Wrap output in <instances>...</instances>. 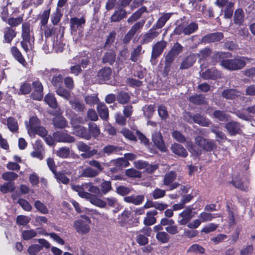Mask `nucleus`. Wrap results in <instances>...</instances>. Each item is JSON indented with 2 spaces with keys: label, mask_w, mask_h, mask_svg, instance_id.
Instances as JSON below:
<instances>
[{
  "label": "nucleus",
  "mask_w": 255,
  "mask_h": 255,
  "mask_svg": "<svg viewBox=\"0 0 255 255\" xmlns=\"http://www.w3.org/2000/svg\"><path fill=\"white\" fill-rule=\"evenodd\" d=\"M195 140V145H188L189 151L194 155H199L201 153V148L206 151H211L216 147L213 140L206 139L200 136L196 137Z\"/></svg>",
  "instance_id": "f257e3e1"
},
{
  "label": "nucleus",
  "mask_w": 255,
  "mask_h": 255,
  "mask_svg": "<svg viewBox=\"0 0 255 255\" xmlns=\"http://www.w3.org/2000/svg\"><path fill=\"white\" fill-rule=\"evenodd\" d=\"M249 59L246 57H239L233 59H224L220 65L229 70H238L244 68Z\"/></svg>",
  "instance_id": "f03ea898"
},
{
  "label": "nucleus",
  "mask_w": 255,
  "mask_h": 255,
  "mask_svg": "<svg viewBox=\"0 0 255 255\" xmlns=\"http://www.w3.org/2000/svg\"><path fill=\"white\" fill-rule=\"evenodd\" d=\"M72 189L78 193V195L81 198H84L81 194L83 193H88L85 190H87L91 193L98 194L100 190L99 188L95 186L91 182L84 183L81 185H71Z\"/></svg>",
  "instance_id": "7ed1b4c3"
},
{
  "label": "nucleus",
  "mask_w": 255,
  "mask_h": 255,
  "mask_svg": "<svg viewBox=\"0 0 255 255\" xmlns=\"http://www.w3.org/2000/svg\"><path fill=\"white\" fill-rule=\"evenodd\" d=\"M84 218L83 220H77L74 222L73 227L77 232L81 235L87 234L90 230L89 225L91 223V220L87 216H82Z\"/></svg>",
  "instance_id": "20e7f679"
},
{
  "label": "nucleus",
  "mask_w": 255,
  "mask_h": 255,
  "mask_svg": "<svg viewBox=\"0 0 255 255\" xmlns=\"http://www.w3.org/2000/svg\"><path fill=\"white\" fill-rule=\"evenodd\" d=\"M205 66L204 64H201L200 76L204 79L215 80L221 77V73L215 69H207L204 71Z\"/></svg>",
  "instance_id": "39448f33"
},
{
  "label": "nucleus",
  "mask_w": 255,
  "mask_h": 255,
  "mask_svg": "<svg viewBox=\"0 0 255 255\" xmlns=\"http://www.w3.org/2000/svg\"><path fill=\"white\" fill-rule=\"evenodd\" d=\"M71 125L73 128L74 134L87 140H89L91 138V134L87 129L83 126L77 125L75 120L72 121Z\"/></svg>",
  "instance_id": "423d86ee"
},
{
  "label": "nucleus",
  "mask_w": 255,
  "mask_h": 255,
  "mask_svg": "<svg viewBox=\"0 0 255 255\" xmlns=\"http://www.w3.org/2000/svg\"><path fill=\"white\" fill-rule=\"evenodd\" d=\"M145 21L142 20L135 23L125 36L123 41L124 43H128L135 34L138 32L143 26Z\"/></svg>",
  "instance_id": "0eeeda50"
},
{
  "label": "nucleus",
  "mask_w": 255,
  "mask_h": 255,
  "mask_svg": "<svg viewBox=\"0 0 255 255\" xmlns=\"http://www.w3.org/2000/svg\"><path fill=\"white\" fill-rule=\"evenodd\" d=\"M176 177V173L173 171H170L164 176L163 180L164 184L166 186H169V190H172L180 186V184L176 182L172 183L175 179Z\"/></svg>",
  "instance_id": "6e6552de"
},
{
  "label": "nucleus",
  "mask_w": 255,
  "mask_h": 255,
  "mask_svg": "<svg viewBox=\"0 0 255 255\" xmlns=\"http://www.w3.org/2000/svg\"><path fill=\"white\" fill-rule=\"evenodd\" d=\"M55 140L59 142L72 143L74 142L75 138L63 131H56L53 134Z\"/></svg>",
  "instance_id": "1a4fd4ad"
},
{
  "label": "nucleus",
  "mask_w": 255,
  "mask_h": 255,
  "mask_svg": "<svg viewBox=\"0 0 255 255\" xmlns=\"http://www.w3.org/2000/svg\"><path fill=\"white\" fill-rule=\"evenodd\" d=\"M81 195L84 198L89 200L92 204L98 207L104 208L107 205V203L104 200L97 198L95 196L90 193H83Z\"/></svg>",
  "instance_id": "9d476101"
},
{
  "label": "nucleus",
  "mask_w": 255,
  "mask_h": 255,
  "mask_svg": "<svg viewBox=\"0 0 255 255\" xmlns=\"http://www.w3.org/2000/svg\"><path fill=\"white\" fill-rule=\"evenodd\" d=\"M192 211V208L188 207L179 214L178 222L180 225H185L191 220Z\"/></svg>",
  "instance_id": "9b49d317"
},
{
  "label": "nucleus",
  "mask_w": 255,
  "mask_h": 255,
  "mask_svg": "<svg viewBox=\"0 0 255 255\" xmlns=\"http://www.w3.org/2000/svg\"><path fill=\"white\" fill-rule=\"evenodd\" d=\"M27 131L30 136H34L35 131L40 126L39 121L37 117H32L30 118L29 123L26 122Z\"/></svg>",
  "instance_id": "f8f14e48"
},
{
  "label": "nucleus",
  "mask_w": 255,
  "mask_h": 255,
  "mask_svg": "<svg viewBox=\"0 0 255 255\" xmlns=\"http://www.w3.org/2000/svg\"><path fill=\"white\" fill-rule=\"evenodd\" d=\"M166 46V42L164 41H160L154 44L152 47L151 60L156 59L163 52Z\"/></svg>",
  "instance_id": "ddd939ff"
},
{
  "label": "nucleus",
  "mask_w": 255,
  "mask_h": 255,
  "mask_svg": "<svg viewBox=\"0 0 255 255\" xmlns=\"http://www.w3.org/2000/svg\"><path fill=\"white\" fill-rule=\"evenodd\" d=\"M34 91L32 94L33 99L40 100L43 97V86L39 81H35L32 83Z\"/></svg>",
  "instance_id": "4468645a"
},
{
  "label": "nucleus",
  "mask_w": 255,
  "mask_h": 255,
  "mask_svg": "<svg viewBox=\"0 0 255 255\" xmlns=\"http://www.w3.org/2000/svg\"><path fill=\"white\" fill-rule=\"evenodd\" d=\"M80 168L81 170L79 171V176L81 177L93 178L98 176L99 174L98 170L91 167L83 168L81 166Z\"/></svg>",
  "instance_id": "2eb2a0df"
},
{
  "label": "nucleus",
  "mask_w": 255,
  "mask_h": 255,
  "mask_svg": "<svg viewBox=\"0 0 255 255\" xmlns=\"http://www.w3.org/2000/svg\"><path fill=\"white\" fill-rule=\"evenodd\" d=\"M34 151L31 153V156L34 158H37L39 160H42L43 158V154L44 152L42 145L40 141L36 140L33 145Z\"/></svg>",
  "instance_id": "dca6fc26"
},
{
  "label": "nucleus",
  "mask_w": 255,
  "mask_h": 255,
  "mask_svg": "<svg viewBox=\"0 0 255 255\" xmlns=\"http://www.w3.org/2000/svg\"><path fill=\"white\" fill-rule=\"evenodd\" d=\"M223 38V34L221 32H216L207 34L203 37L202 41L205 43L214 42L219 41Z\"/></svg>",
  "instance_id": "f3484780"
},
{
  "label": "nucleus",
  "mask_w": 255,
  "mask_h": 255,
  "mask_svg": "<svg viewBox=\"0 0 255 255\" xmlns=\"http://www.w3.org/2000/svg\"><path fill=\"white\" fill-rule=\"evenodd\" d=\"M152 141L155 145L161 151H165L166 147L163 141L161 134L159 132H155L152 134Z\"/></svg>",
  "instance_id": "a211bd4d"
},
{
  "label": "nucleus",
  "mask_w": 255,
  "mask_h": 255,
  "mask_svg": "<svg viewBox=\"0 0 255 255\" xmlns=\"http://www.w3.org/2000/svg\"><path fill=\"white\" fill-rule=\"evenodd\" d=\"M111 74V68L104 67L98 72V77L101 82H106L110 79Z\"/></svg>",
  "instance_id": "6ab92c4d"
},
{
  "label": "nucleus",
  "mask_w": 255,
  "mask_h": 255,
  "mask_svg": "<svg viewBox=\"0 0 255 255\" xmlns=\"http://www.w3.org/2000/svg\"><path fill=\"white\" fill-rule=\"evenodd\" d=\"M225 128L231 135H235L239 133L241 130L239 124L235 122L227 123Z\"/></svg>",
  "instance_id": "aec40b11"
},
{
  "label": "nucleus",
  "mask_w": 255,
  "mask_h": 255,
  "mask_svg": "<svg viewBox=\"0 0 255 255\" xmlns=\"http://www.w3.org/2000/svg\"><path fill=\"white\" fill-rule=\"evenodd\" d=\"M172 15L171 13H165L161 14L156 22L153 25L154 28L160 29L163 27Z\"/></svg>",
  "instance_id": "412c9836"
},
{
  "label": "nucleus",
  "mask_w": 255,
  "mask_h": 255,
  "mask_svg": "<svg viewBox=\"0 0 255 255\" xmlns=\"http://www.w3.org/2000/svg\"><path fill=\"white\" fill-rule=\"evenodd\" d=\"M85 23V19L83 17L80 18L73 17L70 19V27L72 31H76L77 29L82 26Z\"/></svg>",
  "instance_id": "4be33fe9"
},
{
  "label": "nucleus",
  "mask_w": 255,
  "mask_h": 255,
  "mask_svg": "<svg viewBox=\"0 0 255 255\" xmlns=\"http://www.w3.org/2000/svg\"><path fill=\"white\" fill-rule=\"evenodd\" d=\"M34 36L30 38H24L21 42V45L24 50L27 52L34 47Z\"/></svg>",
  "instance_id": "5701e85b"
},
{
  "label": "nucleus",
  "mask_w": 255,
  "mask_h": 255,
  "mask_svg": "<svg viewBox=\"0 0 255 255\" xmlns=\"http://www.w3.org/2000/svg\"><path fill=\"white\" fill-rule=\"evenodd\" d=\"M156 28L153 26L145 34L143 37V43H146L151 41L154 38L156 37L159 34V32L155 30Z\"/></svg>",
  "instance_id": "b1692460"
},
{
  "label": "nucleus",
  "mask_w": 255,
  "mask_h": 255,
  "mask_svg": "<svg viewBox=\"0 0 255 255\" xmlns=\"http://www.w3.org/2000/svg\"><path fill=\"white\" fill-rule=\"evenodd\" d=\"M127 11L122 8L116 10L111 17L112 22H118L127 16Z\"/></svg>",
  "instance_id": "393cba45"
},
{
  "label": "nucleus",
  "mask_w": 255,
  "mask_h": 255,
  "mask_svg": "<svg viewBox=\"0 0 255 255\" xmlns=\"http://www.w3.org/2000/svg\"><path fill=\"white\" fill-rule=\"evenodd\" d=\"M193 123L198 124L202 127H208L211 124L209 119L199 114L194 115Z\"/></svg>",
  "instance_id": "a878e982"
},
{
  "label": "nucleus",
  "mask_w": 255,
  "mask_h": 255,
  "mask_svg": "<svg viewBox=\"0 0 255 255\" xmlns=\"http://www.w3.org/2000/svg\"><path fill=\"white\" fill-rule=\"evenodd\" d=\"M171 150L175 154L183 157L187 156L188 154L183 146L178 143L173 144L171 146Z\"/></svg>",
  "instance_id": "bb28decb"
},
{
  "label": "nucleus",
  "mask_w": 255,
  "mask_h": 255,
  "mask_svg": "<svg viewBox=\"0 0 255 255\" xmlns=\"http://www.w3.org/2000/svg\"><path fill=\"white\" fill-rule=\"evenodd\" d=\"M196 60L195 54L190 55L183 60L181 64L180 68L184 69L191 67L196 61Z\"/></svg>",
  "instance_id": "cd10ccee"
},
{
  "label": "nucleus",
  "mask_w": 255,
  "mask_h": 255,
  "mask_svg": "<svg viewBox=\"0 0 255 255\" xmlns=\"http://www.w3.org/2000/svg\"><path fill=\"white\" fill-rule=\"evenodd\" d=\"M105 201L108 206L115 208L113 210L114 213L118 212L121 209L120 205L119 204L117 199L113 197H110L105 198Z\"/></svg>",
  "instance_id": "c85d7f7f"
},
{
  "label": "nucleus",
  "mask_w": 255,
  "mask_h": 255,
  "mask_svg": "<svg viewBox=\"0 0 255 255\" xmlns=\"http://www.w3.org/2000/svg\"><path fill=\"white\" fill-rule=\"evenodd\" d=\"M97 110L101 119L104 120L109 117V111L107 107L104 103H99L97 105Z\"/></svg>",
  "instance_id": "c756f323"
},
{
  "label": "nucleus",
  "mask_w": 255,
  "mask_h": 255,
  "mask_svg": "<svg viewBox=\"0 0 255 255\" xmlns=\"http://www.w3.org/2000/svg\"><path fill=\"white\" fill-rule=\"evenodd\" d=\"M144 200L143 195H131L124 198V200L128 202L133 203L135 205L140 204Z\"/></svg>",
  "instance_id": "7c9ffc66"
},
{
  "label": "nucleus",
  "mask_w": 255,
  "mask_h": 255,
  "mask_svg": "<svg viewBox=\"0 0 255 255\" xmlns=\"http://www.w3.org/2000/svg\"><path fill=\"white\" fill-rule=\"evenodd\" d=\"M241 95V93L235 89H226L222 92V96L227 99H234Z\"/></svg>",
  "instance_id": "2f4dec72"
},
{
  "label": "nucleus",
  "mask_w": 255,
  "mask_h": 255,
  "mask_svg": "<svg viewBox=\"0 0 255 255\" xmlns=\"http://www.w3.org/2000/svg\"><path fill=\"white\" fill-rule=\"evenodd\" d=\"M53 124L55 127L63 128L67 127L68 123L66 119L61 116H57L53 119Z\"/></svg>",
  "instance_id": "473e14b6"
},
{
  "label": "nucleus",
  "mask_w": 255,
  "mask_h": 255,
  "mask_svg": "<svg viewBox=\"0 0 255 255\" xmlns=\"http://www.w3.org/2000/svg\"><path fill=\"white\" fill-rule=\"evenodd\" d=\"M16 36L15 31L10 27L5 28L4 30V38L6 43H10L13 38Z\"/></svg>",
  "instance_id": "72a5a7b5"
},
{
  "label": "nucleus",
  "mask_w": 255,
  "mask_h": 255,
  "mask_svg": "<svg viewBox=\"0 0 255 255\" xmlns=\"http://www.w3.org/2000/svg\"><path fill=\"white\" fill-rule=\"evenodd\" d=\"M44 101L51 108L55 109L57 107V102L54 95L51 93H48L44 97Z\"/></svg>",
  "instance_id": "f704fd0d"
},
{
  "label": "nucleus",
  "mask_w": 255,
  "mask_h": 255,
  "mask_svg": "<svg viewBox=\"0 0 255 255\" xmlns=\"http://www.w3.org/2000/svg\"><path fill=\"white\" fill-rule=\"evenodd\" d=\"M146 10V8L145 6H142L139 8L137 11L134 12L128 19V22L129 23H132L133 22L137 20L141 15V14Z\"/></svg>",
  "instance_id": "c9c22d12"
},
{
  "label": "nucleus",
  "mask_w": 255,
  "mask_h": 255,
  "mask_svg": "<svg viewBox=\"0 0 255 255\" xmlns=\"http://www.w3.org/2000/svg\"><path fill=\"white\" fill-rule=\"evenodd\" d=\"M11 52L13 56L16 60H17L22 65H25L26 63L25 61L23 58L22 54L16 47H12L11 48Z\"/></svg>",
  "instance_id": "e433bc0d"
},
{
  "label": "nucleus",
  "mask_w": 255,
  "mask_h": 255,
  "mask_svg": "<svg viewBox=\"0 0 255 255\" xmlns=\"http://www.w3.org/2000/svg\"><path fill=\"white\" fill-rule=\"evenodd\" d=\"M22 37L24 38H30L33 36L31 34L30 31V24L29 22H24L22 24Z\"/></svg>",
  "instance_id": "4c0bfd02"
},
{
  "label": "nucleus",
  "mask_w": 255,
  "mask_h": 255,
  "mask_svg": "<svg viewBox=\"0 0 255 255\" xmlns=\"http://www.w3.org/2000/svg\"><path fill=\"white\" fill-rule=\"evenodd\" d=\"M115 54L113 51L106 52L103 58V62L112 65L115 60Z\"/></svg>",
  "instance_id": "58836bf2"
},
{
  "label": "nucleus",
  "mask_w": 255,
  "mask_h": 255,
  "mask_svg": "<svg viewBox=\"0 0 255 255\" xmlns=\"http://www.w3.org/2000/svg\"><path fill=\"white\" fill-rule=\"evenodd\" d=\"M88 126L89 129L88 132L90 133L91 136L92 135L94 137L96 138L100 135V128L96 124L90 123L88 124Z\"/></svg>",
  "instance_id": "ea45409f"
},
{
  "label": "nucleus",
  "mask_w": 255,
  "mask_h": 255,
  "mask_svg": "<svg viewBox=\"0 0 255 255\" xmlns=\"http://www.w3.org/2000/svg\"><path fill=\"white\" fill-rule=\"evenodd\" d=\"M122 148L121 147L115 146L113 145H108L103 148V151L105 153L110 155L115 153L121 151Z\"/></svg>",
  "instance_id": "a19ab883"
},
{
  "label": "nucleus",
  "mask_w": 255,
  "mask_h": 255,
  "mask_svg": "<svg viewBox=\"0 0 255 255\" xmlns=\"http://www.w3.org/2000/svg\"><path fill=\"white\" fill-rule=\"evenodd\" d=\"M7 126L8 129L11 132H15L18 130V124L16 120L12 117H9L7 120Z\"/></svg>",
  "instance_id": "79ce46f5"
},
{
  "label": "nucleus",
  "mask_w": 255,
  "mask_h": 255,
  "mask_svg": "<svg viewBox=\"0 0 255 255\" xmlns=\"http://www.w3.org/2000/svg\"><path fill=\"white\" fill-rule=\"evenodd\" d=\"M244 13L242 9H238L235 11L234 22L237 24H241L244 21Z\"/></svg>",
  "instance_id": "37998d69"
},
{
  "label": "nucleus",
  "mask_w": 255,
  "mask_h": 255,
  "mask_svg": "<svg viewBox=\"0 0 255 255\" xmlns=\"http://www.w3.org/2000/svg\"><path fill=\"white\" fill-rule=\"evenodd\" d=\"M198 29V25L195 22H192L184 27L183 33L185 35H190Z\"/></svg>",
  "instance_id": "c03bdc74"
},
{
  "label": "nucleus",
  "mask_w": 255,
  "mask_h": 255,
  "mask_svg": "<svg viewBox=\"0 0 255 255\" xmlns=\"http://www.w3.org/2000/svg\"><path fill=\"white\" fill-rule=\"evenodd\" d=\"M85 101L87 104L92 106L95 104H98L99 99L96 94H93L86 96L85 97Z\"/></svg>",
  "instance_id": "a18cd8bd"
},
{
  "label": "nucleus",
  "mask_w": 255,
  "mask_h": 255,
  "mask_svg": "<svg viewBox=\"0 0 255 255\" xmlns=\"http://www.w3.org/2000/svg\"><path fill=\"white\" fill-rule=\"evenodd\" d=\"M69 103L72 108L77 111L82 112L85 108L84 105L77 99L70 100Z\"/></svg>",
  "instance_id": "49530a36"
},
{
  "label": "nucleus",
  "mask_w": 255,
  "mask_h": 255,
  "mask_svg": "<svg viewBox=\"0 0 255 255\" xmlns=\"http://www.w3.org/2000/svg\"><path fill=\"white\" fill-rule=\"evenodd\" d=\"M54 176L58 182H61L64 184H68L70 182V179L67 177L65 175L61 172H55Z\"/></svg>",
  "instance_id": "de8ad7c7"
},
{
  "label": "nucleus",
  "mask_w": 255,
  "mask_h": 255,
  "mask_svg": "<svg viewBox=\"0 0 255 255\" xmlns=\"http://www.w3.org/2000/svg\"><path fill=\"white\" fill-rule=\"evenodd\" d=\"M56 94L65 100H69L70 97V92L65 88L61 87L56 90Z\"/></svg>",
  "instance_id": "09e8293b"
},
{
  "label": "nucleus",
  "mask_w": 255,
  "mask_h": 255,
  "mask_svg": "<svg viewBox=\"0 0 255 255\" xmlns=\"http://www.w3.org/2000/svg\"><path fill=\"white\" fill-rule=\"evenodd\" d=\"M56 39H57V38H56ZM64 44L58 39H56V40L54 39L53 42H52L53 51L56 52H62L64 49Z\"/></svg>",
  "instance_id": "8fccbe9b"
},
{
  "label": "nucleus",
  "mask_w": 255,
  "mask_h": 255,
  "mask_svg": "<svg viewBox=\"0 0 255 255\" xmlns=\"http://www.w3.org/2000/svg\"><path fill=\"white\" fill-rule=\"evenodd\" d=\"M56 154L59 157L66 158L70 155V149L68 147H62L56 151Z\"/></svg>",
  "instance_id": "3c124183"
},
{
  "label": "nucleus",
  "mask_w": 255,
  "mask_h": 255,
  "mask_svg": "<svg viewBox=\"0 0 255 255\" xmlns=\"http://www.w3.org/2000/svg\"><path fill=\"white\" fill-rule=\"evenodd\" d=\"M23 17L21 16L16 18L10 17L7 19V23L12 27H16L22 23Z\"/></svg>",
  "instance_id": "603ef678"
},
{
  "label": "nucleus",
  "mask_w": 255,
  "mask_h": 255,
  "mask_svg": "<svg viewBox=\"0 0 255 255\" xmlns=\"http://www.w3.org/2000/svg\"><path fill=\"white\" fill-rule=\"evenodd\" d=\"M215 217H216L214 216V215L205 212L201 213L198 216V218L201 220L202 222L211 221L213 218H215Z\"/></svg>",
  "instance_id": "864d4df0"
},
{
  "label": "nucleus",
  "mask_w": 255,
  "mask_h": 255,
  "mask_svg": "<svg viewBox=\"0 0 255 255\" xmlns=\"http://www.w3.org/2000/svg\"><path fill=\"white\" fill-rule=\"evenodd\" d=\"M14 188V185L12 183L6 182L1 185L0 190L3 193H6L13 191Z\"/></svg>",
  "instance_id": "5fc2aeb1"
},
{
  "label": "nucleus",
  "mask_w": 255,
  "mask_h": 255,
  "mask_svg": "<svg viewBox=\"0 0 255 255\" xmlns=\"http://www.w3.org/2000/svg\"><path fill=\"white\" fill-rule=\"evenodd\" d=\"M142 53V47L140 45L137 46L131 52L130 59L132 61L136 62L137 60L138 57Z\"/></svg>",
  "instance_id": "6e6d98bb"
},
{
  "label": "nucleus",
  "mask_w": 255,
  "mask_h": 255,
  "mask_svg": "<svg viewBox=\"0 0 255 255\" xmlns=\"http://www.w3.org/2000/svg\"><path fill=\"white\" fill-rule=\"evenodd\" d=\"M156 237L159 242L163 244L167 243L169 239V236L165 232H158L156 234Z\"/></svg>",
  "instance_id": "4d7b16f0"
},
{
  "label": "nucleus",
  "mask_w": 255,
  "mask_h": 255,
  "mask_svg": "<svg viewBox=\"0 0 255 255\" xmlns=\"http://www.w3.org/2000/svg\"><path fill=\"white\" fill-rule=\"evenodd\" d=\"M190 101L197 105L203 104L205 102V98L202 95L192 96L190 97Z\"/></svg>",
  "instance_id": "13d9d810"
},
{
  "label": "nucleus",
  "mask_w": 255,
  "mask_h": 255,
  "mask_svg": "<svg viewBox=\"0 0 255 255\" xmlns=\"http://www.w3.org/2000/svg\"><path fill=\"white\" fill-rule=\"evenodd\" d=\"M22 235L24 240H28L36 236L37 233L34 230H29L23 231Z\"/></svg>",
  "instance_id": "bf43d9fd"
},
{
  "label": "nucleus",
  "mask_w": 255,
  "mask_h": 255,
  "mask_svg": "<svg viewBox=\"0 0 255 255\" xmlns=\"http://www.w3.org/2000/svg\"><path fill=\"white\" fill-rule=\"evenodd\" d=\"M117 100L121 104L127 103L129 100V95L126 92H121L118 95Z\"/></svg>",
  "instance_id": "052dcab7"
},
{
  "label": "nucleus",
  "mask_w": 255,
  "mask_h": 255,
  "mask_svg": "<svg viewBox=\"0 0 255 255\" xmlns=\"http://www.w3.org/2000/svg\"><path fill=\"white\" fill-rule=\"evenodd\" d=\"M187 252L202 254L205 252V249L198 244H194L189 248Z\"/></svg>",
  "instance_id": "680f3d73"
},
{
  "label": "nucleus",
  "mask_w": 255,
  "mask_h": 255,
  "mask_svg": "<svg viewBox=\"0 0 255 255\" xmlns=\"http://www.w3.org/2000/svg\"><path fill=\"white\" fill-rule=\"evenodd\" d=\"M18 177V175L13 172H6L2 174V178L5 181H11L15 180Z\"/></svg>",
  "instance_id": "e2e57ef3"
},
{
  "label": "nucleus",
  "mask_w": 255,
  "mask_h": 255,
  "mask_svg": "<svg viewBox=\"0 0 255 255\" xmlns=\"http://www.w3.org/2000/svg\"><path fill=\"white\" fill-rule=\"evenodd\" d=\"M35 208L42 214H47L48 212L46 206L41 202L36 201L34 203Z\"/></svg>",
  "instance_id": "0e129e2a"
},
{
  "label": "nucleus",
  "mask_w": 255,
  "mask_h": 255,
  "mask_svg": "<svg viewBox=\"0 0 255 255\" xmlns=\"http://www.w3.org/2000/svg\"><path fill=\"white\" fill-rule=\"evenodd\" d=\"M63 77L61 75H58V76H55L52 80V85L57 89L58 87H61L63 84Z\"/></svg>",
  "instance_id": "69168bd1"
},
{
  "label": "nucleus",
  "mask_w": 255,
  "mask_h": 255,
  "mask_svg": "<svg viewBox=\"0 0 255 255\" xmlns=\"http://www.w3.org/2000/svg\"><path fill=\"white\" fill-rule=\"evenodd\" d=\"M211 131L216 134L217 140L218 142H222L226 139V137L224 133L218 130L216 128H212L211 129Z\"/></svg>",
  "instance_id": "338daca9"
},
{
  "label": "nucleus",
  "mask_w": 255,
  "mask_h": 255,
  "mask_svg": "<svg viewBox=\"0 0 255 255\" xmlns=\"http://www.w3.org/2000/svg\"><path fill=\"white\" fill-rule=\"evenodd\" d=\"M101 189L104 194H106L112 189V185L110 181H105L101 185Z\"/></svg>",
  "instance_id": "774afa93"
}]
</instances>
